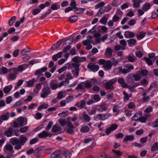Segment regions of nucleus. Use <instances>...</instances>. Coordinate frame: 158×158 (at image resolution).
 <instances>
[{"label": "nucleus", "mask_w": 158, "mask_h": 158, "mask_svg": "<svg viewBox=\"0 0 158 158\" xmlns=\"http://www.w3.org/2000/svg\"><path fill=\"white\" fill-rule=\"evenodd\" d=\"M6 150L10 151L11 154H12L14 152L13 150V147L10 144H8L6 145L5 147V148L4 150L5 152H6Z\"/></svg>", "instance_id": "a211bd4d"}, {"label": "nucleus", "mask_w": 158, "mask_h": 158, "mask_svg": "<svg viewBox=\"0 0 158 158\" xmlns=\"http://www.w3.org/2000/svg\"><path fill=\"white\" fill-rule=\"evenodd\" d=\"M66 77L67 78H66L65 81H64V85H66V84H68L69 83V79H72L73 78V77L71 76L70 73H68L66 75Z\"/></svg>", "instance_id": "5701e85b"}, {"label": "nucleus", "mask_w": 158, "mask_h": 158, "mask_svg": "<svg viewBox=\"0 0 158 158\" xmlns=\"http://www.w3.org/2000/svg\"><path fill=\"white\" fill-rule=\"evenodd\" d=\"M143 58L145 59L146 63L148 65H152V60L146 57H144Z\"/></svg>", "instance_id": "4d7b16f0"}, {"label": "nucleus", "mask_w": 158, "mask_h": 158, "mask_svg": "<svg viewBox=\"0 0 158 158\" xmlns=\"http://www.w3.org/2000/svg\"><path fill=\"white\" fill-rule=\"evenodd\" d=\"M30 52L29 51L27 50L26 49H24L22 50L20 52V54L22 56H23L25 55L26 54Z\"/></svg>", "instance_id": "052dcab7"}, {"label": "nucleus", "mask_w": 158, "mask_h": 158, "mask_svg": "<svg viewBox=\"0 0 158 158\" xmlns=\"http://www.w3.org/2000/svg\"><path fill=\"white\" fill-rule=\"evenodd\" d=\"M38 79L36 78L35 79V78H33L31 80H29L27 82V86L28 87H30L34 83L37 82L38 81Z\"/></svg>", "instance_id": "b1692460"}, {"label": "nucleus", "mask_w": 158, "mask_h": 158, "mask_svg": "<svg viewBox=\"0 0 158 158\" xmlns=\"http://www.w3.org/2000/svg\"><path fill=\"white\" fill-rule=\"evenodd\" d=\"M82 83L84 87L86 88H90L92 86L90 82L89 81H87L85 82H82Z\"/></svg>", "instance_id": "c756f323"}, {"label": "nucleus", "mask_w": 158, "mask_h": 158, "mask_svg": "<svg viewBox=\"0 0 158 158\" xmlns=\"http://www.w3.org/2000/svg\"><path fill=\"white\" fill-rule=\"evenodd\" d=\"M148 139V137L147 136L143 137L140 139V142L142 143H146Z\"/></svg>", "instance_id": "774afa93"}, {"label": "nucleus", "mask_w": 158, "mask_h": 158, "mask_svg": "<svg viewBox=\"0 0 158 158\" xmlns=\"http://www.w3.org/2000/svg\"><path fill=\"white\" fill-rule=\"evenodd\" d=\"M0 117L2 121L7 120L9 118V113L7 112L6 114L2 115Z\"/></svg>", "instance_id": "7c9ffc66"}, {"label": "nucleus", "mask_w": 158, "mask_h": 158, "mask_svg": "<svg viewBox=\"0 0 158 158\" xmlns=\"http://www.w3.org/2000/svg\"><path fill=\"white\" fill-rule=\"evenodd\" d=\"M118 127V125L116 124H111L110 127L106 129V134L107 135H109L111 132L116 130Z\"/></svg>", "instance_id": "423d86ee"}, {"label": "nucleus", "mask_w": 158, "mask_h": 158, "mask_svg": "<svg viewBox=\"0 0 158 158\" xmlns=\"http://www.w3.org/2000/svg\"><path fill=\"white\" fill-rule=\"evenodd\" d=\"M50 3L48 1H46L44 4L40 5V9H43L45 7H48L50 5Z\"/></svg>", "instance_id": "ea45409f"}, {"label": "nucleus", "mask_w": 158, "mask_h": 158, "mask_svg": "<svg viewBox=\"0 0 158 158\" xmlns=\"http://www.w3.org/2000/svg\"><path fill=\"white\" fill-rule=\"evenodd\" d=\"M19 143L24 145L27 140V138L24 136V135H22L19 136Z\"/></svg>", "instance_id": "6e6552de"}, {"label": "nucleus", "mask_w": 158, "mask_h": 158, "mask_svg": "<svg viewBox=\"0 0 158 158\" xmlns=\"http://www.w3.org/2000/svg\"><path fill=\"white\" fill-rule=\"evenodd\" d=\"M133 4V6L134 7L138 8L140 5V3L141 2L140 0H132Z\"/></svg>", "instance_id": "4c0bfd02"}, {"label": "nucleus", "mask_w": 158, "mask_h": 158, "mask_svg": "<svg viewBox=\"0 0 158 158\" xmlns=\"http://www.w3.org/2000/svg\"><path fill=\"white\" fill-rule=\"evenodd\" d=\"M112 67V64L111 63V61L110 60H107L104 64L103 65L104 68L106 70H111Z\"/></svg>", "instance_id": "9b49d317"}, {"label": "nucleus", "mask_w": 158, "mask_h": 158, "mask_svg": "<svg viewBox=\"0 0 158 158\" xmlns=\"http://www.w3.org/2000/svg\"><path fill=\"white\" fill-rule=\"evenodd\" d=\"M72 66L75 68V70H80L79 67L80 64L79 63H73L72 64Z\"/></svg>", "instance_id": "a18cd8bd"}, {"label": "nucleus", "mask_w": 158, "mask_h": 158, "mask_svg": "<svg viewBox=\"0 0 158 158\" xmlns=\"http://www.w3.org/2000/svg\"><path fill=\"white\" fill-rule=\"evenodd\" d=\"M134 139V137L132 135H126L124 138L123 139V141L124 142H127L128 141H132Z\"/></svg>", "instance_id": "4be33fe9"}, {"label": "nucleus", "mask_w": 158, "mask_h": 158, "mask_svg": "<svg viewBox=\"0 0 158 158\" xmlns=\"http://www.w3.org/2000/svg\"><path fill=\"white\" fill-rule=\"evenodd\" d=\"M135 55L136 57L140 58L142 57L143 53L141 51H138L135 52Z\"/></svg>", "instance_id": "6e6d98bb"}, {"label": "nucleus", "mask_w": 158, "mask_h": 158, "mask_svg": "<svg viewBox=\"0 0 158 158\" xmlns=\"http://www.w3.org/2000/svg\"><path fill=\"white\" fill-rule=\"evenodd\" d=\"M111 116L110 114H99L97 115V118L100 121H103Z\"/></svg>", "instance_id": "39448f33"}, {"label": "nucleus", "mask_w": 158, "mask_h": 158, "mask_svg": "<svg viewBox=\"0 0 158 158\" xmlns=\"http://www.w3.org/2000/svg\"><path fill=\"white\" fill-rule=\"evenodd\" d=\"M107 19L104 16L100 20V22L102 24H105L107 22Z\"/></svg>", "instance_id": "3c124183"}, {"label": "nucleus", "mask_w": 158, "mask_h": 158, "mask_svg": "<svg viewBox=\"0 0 158 158\" xmlns=\"http://www.w3.org/2000/svg\"><path fill=\"white\" fill-rule=\"evenodd\" d=\"M16 19V17L15 16H13L9 20L8 24L10 26H12L15 22Z\"/></svg>", "instance_id": "bb28decb"}, {"label": "nucleus", "mask_w": 158, "mask_h": 158, "mask_svg": "<svg viewBox=\"0 0 158 158\" xmlns=\"http://www.w3.org/2000/svg\"><path fill=\"white\" fill-rule=\"evenodd\" d=\"M17 121L19 124V127H22L24 125L23 123L24 121V119L23 117H21L18 118H17Z\"/></svg>", "instance_id": "2f4dec72"}, {"label": "nucleus", "mask_w": 158, "mask_h": 158, "mask_svg": "<svg viewBox=\"0 0 158 158\" xmlns=\"http://www.w3.org/2000/svg\"><path fill=\"white\" fill-rule=\"evenodd\" d=\"M146 33L143 31H141L139 35H136V38L138 40H140L143 38L145 36Z\"/></svg>", "instance_id": "f704fd0d"}, {"label": "nucleus", "mask_w": 158, "mask_h": 158, "mask_svg": "<svg viewBox=\"0 0 158 158\" xmlns=\"http://www.w3.org/2000/svg\"><path fill=\"white\" fill-rule=\"evenodd\" d=\"M116 81H117L116 79H111L105 83V87L107 89H113L114 88L113 85Z\"/></svg>", "instance_id": "f257e3e1"}, {"label": "nucleus", "mask_w": 158, "mask_h": 158, "mask_svg": "<svg viewBox=\"0 0 158 158\" xmlns=\"http://www.w3.org/2000/svg\"><path fill=\"white\" fill-rule=\"evenodd\" d=\"M70 6L73 9H75L76 7V2L75 0H72L70 2Z\"/></svg>", "instance_id": "8fccbe9b"}, {"label": "nucleus", "mask_w": 158, "mask_h": 158, "mask_svg": "<svg viewBox=\"0 0 158 158\" xmlns=\"http://www.w3.org/2000/svg\"><path fill=\"white\" fill-rule=\"evenodd\" d=\"M128 59L130 62H134L137 60L136 57L135 56H129L128 57Z\"/></svg>", "instance_id": "a19ab883"}, {"label": "nucleus", "mask_w": 158, "mask_h": 158, "mask_svg": "<svg viewBox=\"0 0 158 158\" xmlns=\"http://www.w3.org/2000/svg\"><path fill=\"white\" fill-rule=\"evenodd\" d=\"M16 76L15 74L11 73L8 75V80L9 81L13 80L16 79Z\"/></svg>", "instance_id": "58836bf2"}, {"label": "nucleus", "mask_w": 158, "mask_h": 158, "mask_svg": "<svg viewBox=\"0 0 158 158\" xmlns=\"http://www.w3.org/2000/svg\"><path fill=\"white\" fill-rule=\"evenodd\" d=\"M87 67L88 68L93 72L97 71L99 68V66L98 65H96L95 63H92L89 64Z\"/></svg>", "instance_id": "20e7f679"}, {"label": "nucleus", "mask_w": 158, "mask_h": 158, "mask_svg": "<svg viewBox=\"0 0 158 158\" xmlns=\"http://www.w3.org/2000/svg\"><path fill=\"white\" fill-rule=\"evenodd\" d=\"M48 107V104H46L44 103L40 105V110L44 109H47Z\"/></svg>", "instance_id": "864d4df0"}, {"label": "nucleus", "mask_w": 158, "mask_h": 158, "mask_svg": "<svg viewBox=\"0 0 158 158\" xmlns=\"http://www.w3.org/2000/svg\"><path fill=\"white\" fill-rule=\"evenodd\" d=\"M158 143L156 142L154 143L151 148V151L153 152L158 151Z\"/></svg>", "instance_id": "473e14b6"}, {"label": "nucleus", "mask_w": 158, "mask_h": 158, "mask_svg": "<svg viewBox=\"0 0 158 158\" xmlns=\"http://www.w3.org/2000/svg\"><path fill=\"white\" fill-rule=\"evenodd\" d=\"M85 10V9L83 8L77 7L74 9V12L78 14H81Z\"/></svg>", "instance_id": "c85d7f7f"}, {"label": "nucleus", "mask_w": 158, "mask_h": 158, "mask_svg": "<svg viewBox=\"0 0 158 158\" xmlns=\"http://www.w3.org/2000/svg\"><path fill=\"white\" fill-rule=\"evenodd\" d=\"M151 7V5L149 3H146L144 4L142 7V9L144 11H146L149 9Z\"/></svg>", "instance_id": "cd10ccee"}, {"label": "nucleus", "mask_w": 158, "mask_h": 158, "mask_svg": "<svg viewBox=\"0 0 158 158\" xmlns=\"http://www.w3.org/2000/svg\"><path fill=\"white\" fill-rule=\"evenodd\" d=\"M84 86L82 82L78 84L76 88V90H82L84 89V87L83 86Z\"/></svg>", "instance_id": "bf43d9fd"}, {"label": "nucleus", "mask_w": 158, "mask_h": 158, "mask_svg": "<svg viewBox=\"0 0 158 158\" xmlns=\"http://www.w3.org/2000/svg\"><path fill=\"white\" fill-rule=\"evenodd\" d=\"M13 86L11 85L6 86L3 89V91L5 94H8L10 92Z\"/></svg>", "instance_id": "412c9836"}, {"label": "nucleus", "mask_w": 158, "mask_h": 158, "mask_svg": "<svg viewBox=\"0 0 158 158\" xmlns=\"http://www.w3.org/2000/svg\"><path fill=\"white\" fill-rule=\"evenodd\" d=\"M113 152L116 155L120 156H122L123 152L118 150H113Z\"/></svg>", "instance_id": "09e8293b"}, {"label": "nucleus", "mask_w": 158, "mask_h": 158, "mask_svg": "<svg viewBox=\"0 0 158 158\" xmlns=\"http://www.w3.org/2000/svg\"><path fill=\"white\" fill-rule=\"evenodd\" d=\"M71 48V46H66L62 50L63 53H66L68 52Z\"/></svg>", "instance_id": "680f3d73"}, {"label": "nucleus", "mask_w": 158, "mask_h": 158, "mask_svg": "<svg viewBox=\"0 0 158 158\" xmlns=\"http://www.w3.org/2000/svg\"><path fill=\"white\" fill-rule=\"evenodd\" d=\"M83 119L86 121L89 122L91 120V118L87 114L83 113Z\"/></svg>", "instance_id": "c03bdc74"}, {"label": "nucleus", "mask_w": 158, "mask_h": 158, "mask_svg": "<svg viewBox=\"0 0 158 158\" xmlns=\"http://www.w3.org/2000/svg\"><path fill=\"white\" fill-rule=\"evenodd\" d=\"M67 67L66 66H64L62 67L60 69L58 70V72L59 73H61L64 71L66 70Z\"/></svg>", "instance_id": "69168bd1"}, {"label": "nucleus", "mask_w": 158, "mask_h": 158, "mask_svg": "<svg viewBox=\"0 0 158 158\" xmlns=\"http://www.w3.org/2000/svg\"><path fill=\"white\" fill-rule=\"evenodd\" d=\"M85 105V102L84 100L80 101L79 102H77L76 104V106L82 109L84 107Z\"/></svg>", "instance_id": "f8f14e48"}, {"label": "nucleus", "mask_w": 158, "mask_h": 158, "mask_svg": "<svg viewBox=\"0 0 158 158\" xmlns=\"http://www.w3.org/2000/svg\"><path fill=\"white\" fill-rule=\"evenodd\" d=\"M42 91L48 95L50 94L51 90L50 88L48 87H44Z\"/></svg>", "instance_id": "c9c22d12"}, {"label": "nucleus", "mask_w": 158, "mask_h": 158, "mask_svg": "<svg viewBox=\"0 0 158 158\" xmlns=\"http://www.w3.org/2000/svg\"><path fill=\"white\" fill-rule=\"evenodd\" d=\"M112 50L110 48H107L106 50L105 55L107 57H111L112 55Z\"/></svg>", "instance_id": "4468645a"}, {"label": "nucleus", "mask_w": 158, "mask_h": 158, "mask_svg": "<svg viewBox=\"0 0 158 158\" xmlns=\"http://www.w3.org/2000/svg\"><path fill=\"white\" fill-rule=\"evenodd\" d=\"M80 70H72V72L74 76L76 77H77L79 75V73Z\"/></svg>", "instance_id": "5fc2aeb1"}, {"label": "nucleus", "mask_w": 158, "mask_h": 158, "mask_svg": "<svg viewBox=\"0 0 158 158\" xmlns=\"http://www.w3.org/2000/svg\"><path fill=\"white\" fill-rule=\"evenodd\" d=\"M13 131V128L11 127H10L6 131H5V134L7 137H10L12 135Z\"/></svg>", "instance_id": "aec40b11"}, {"label": "nucleus", "mask_w": 158, "mask_h": 158, "mask_svg": "<svg viewBox=\"0 0 158 158\" xmlns=\"http://www.w3.org/2000/svg\"><path fill=\"white\" fill-rule=\"evenodd\" d=\"M123 94L125 96L123 99L124 101H126L129 100V96L128 94L125 91L123 92Z\"/></svg>", "instance_id": "13d9d810"}, {"label": "nucleus", "mask_w": 158, "mask_h": 158, "mask_svg": "<svg viewBox=\"0 0 158 158\" xmlns=\"http://www.w3.org/2000/svg\"><path fill=\"white\" fill-rule=\"evenodd\" d=\"M94 99L96 102H98L100 100V96L98 94H95L94 96Z\"/></svg>", "instance_id": "338daca9"}, {"label": "nucleus", "mask_w": 158, "mask_h": 158, "mask_svg": "<svg viewBox=\"0 0 158 158\" xmlns=\"http://www.w3.org/2000/svg\"><path fill=\"white\" fill-rule=\"evenodd\" d=\"M90 128L89 127L87 126H85L81 128L80 131L82 132H88Z\"/></svg>", "instance_id": "49530a36"}, {"label": "nucleus", "mask_w": 158, "mask_h": 158, "mask_svg": "<svg viewBox=\"0 0 158 158\" xmlns=\"http://www.w3.org/2000/svg\"><path fill=\"white\" fill-rule=\"evenodd\" d=\"M130 47H132L136 45V40L134 39H131L127 40Z\"/></svg>", "instance_id": "6ab92c4d"}, {"label": "nucleus", "mask_w": 158, "mask_h": 158, "mask_svg": "<svg viewBox=\"0 0 158 158\" xmlns=\"http://www.w3.org/2000/svg\"><path fill=\"white\" fill-rule=\"evenodd\" d=\"M52 134L50 133H48L46 131H44L40 133V138H45L47 136L51 137Z\"/></svg>", "instance_id": "2eb2a0df"}, {"label": "nucleus", "mask_w": 158, "mask_h": 158, "mask_svg": "<svg viewBox=\"0 0 158 158\" xmlns=\"http://www.w3.org/2000/svg\"><path fill=\"white\" fill-rule=\"evenodd\" d=\"M61 157L60 151L57 150L51 154L50 158H61Z\"/></svg>", "instance_id": "0eeeda50"}, {"label": "nucleus", "mask_w": 158, "mask_h": 158, "mask_svg": "<svg viewBox=\"0 0 158 158\" xmlns=\"http://www.w3.org/2000/svg\"><path fill=\"white\" fill-rule=\"evenodd\" d=\"M93 40L92 39H87L82 41V43L83 45L86 46L87 45L90 44L92 43Z\"/></svg>", "instance_id": "72a5a7b5"}, {"label": "nucleus", "mask_w": 158, "mask_h": 158, "mask_svg": "<svg viewBox=\"0 0 158 158\" xmlns=\"http://www.w3.org/2000/svg\"><path fill=\"white\" fill-rule=\"evenodd\" d=\"M142 115V113L140 111H138L132 117V120L134 121L135 122L138 121L139 119V118Z\"/></svg>", "instance_id": "9d476101"}, {"label": "nucleus", "mask_w": 158, "mask_h": 158, "mask_svg": "<svg viewBox=\"0 0 158 158\" xmlns=\"http://www.w3.org/2000/svg\"><path fill=\"white\" fill-rule=\"evenodd\" d=\"M28 130V127L25 126L21 127L19 130V131L22 133H24L26 132Z\"/></svg>", "instance_id": "603ef678"}, {"label": "nucleus", "mask_w": 158, "mask_h": 158, "mask_svg": "<svg viewBox=\"0 0 158 158\" xmlns=\"http://www.w3.org/2000/svg\"><path fill=\"white\" fill-rule=\"evenodd\" d=\"M61 152L65 156L66 158H69L70 157L71 153L68 150H64L61 151Z\"/></svg>", "instance_id": "393cba45"}, {"label": "nucleus", "mask_w": 158, "mask_h": 158, "mask_svg": "<svg viewBox=\"0 0 158 158\" xmlns=\"http://www.w3.org/2000/svg\"><path fill=\"white\" fill-rule=\"evenodd\" d=\"M12 101V97L11 96L7 97L6 100V103L7 104H9Z\"/></svg>", "instance_id": "e2e57ef3"}, {"label": "nucleus", "mask_w": 158, "mask_h": 158, "mask_svg": "<svg viewBox=\"0 0 158 158\" xmlns=\"http://www.w3.org/2000/svg\"><path fill=\"white\" fill-rule=\"evenodd\" d=\"M64 81H62L58 84H57L53 82V81H51L49 83L50 87L52 90H55L58 87H60L64 85Z\"/></svg>", "instance_id": "7ed1b4c3"}, {"label": "nucleus", "mask_w": 158, "mask_h": 158, "mask_svg": "<svg viewBox=\"0 0 158 158\" xmlns=\"http://www.w3.org/2000/svg\"><path fill=\"white\" fill-rule=\"evenodd\" d=\"M76 16H73L69 18V20L71 23H73L77 20L78 18Z\"/></svg>", "instance_id": "37998d69"}, {"label": "nucleus", "mask_w": 158, "mask_h": 158, "mask_svg": "<svg viewBox=\"0 0 158 158\" xmlns=\"http://www.w3.org/2000/svg\"><path fill=\"white\" fill-rule=\"evenodd\" d=\"M118 83L121 85V86L123 88H126L127 87V84L125 82L124 79L123 78H118Z\"/></svg>", "instance_id": "ddd939ff"}, {"label": "nucleus", "mask_w": 158, "mask_h": 158, "mask_svg": "<svg viewBox=\"0 0 158 158\" xmlns=\"http://www.w3.org/2000/svg\"><path fill=\"white\" fill-rule=\"evenodd\" d=\"M52 131L53 132L63 133L64 131V130H62L57 126L54 125L52 128Z\"/></svg>", "instance_id": "1a4fd4ad"}, {"label": "nucleus", "mask_w": 158, "mask_h": 158, "mask_svg": "<svg viewBox=\"0 0 158 158\" xmlns=\"http://www.w3.org/2000/svg\"><path fill=\"white\" fill-rule=\"evenodd\" d=\"M19 35H15L12 37L11 38L10 40H12V41H13V42H15V41H17V40H18V39H19Z\"/></svg>", "instance_id": "0e129e2a"}, {"label": "nucleus", "mask_w": 158, "mask_h": 158, "mask_svg": "<svg viewBox=\"0 0 158 158\" xmlns=\"http://www.w3.org/2000/svg\"><path fill=\"white\" fill-rule=\"evenodd\" d=\"M135 35V34L133 32L127 31L125 32L124 36L127 38H133Z\"/></svg>", "instance_id": "dca6fc26"}, {"label": "nucleus", "mask_w": 158, "mask_h": 158, "mask_svg": "<svg viewBox=\"0 0 158 158\" xmlns=\"http://www.w3.org/2000/svg\"><path fill=\"white\" fill-rule=\"evenodd\" d=\"M119 72L121 73L124 74H126V73H129V71L127 70V68L126 69H123L121 66H120L118 68Z\"/></svg>", "instance_id": "a878e982"}, {"label": "nucleus", "mask_w": 158, "mask_h": 158, "mask_svg": "<svg viewBox=\"0 0 158 158\" xmlns=\"http://www.w3.org/2000/svg\"><path fill=\"white\" fill-rule=\"evenodd\" d=\"M105 5V3L103 2H101L97 5H96L95 6V8L96 9H97L98 8H101L103 7Z\"/></svg>", "instance_id": "de8ad7c7"}, {"label": "nucleus", "mask_w": 158, "mask_h": 158, "mask_svg": "<svg viewBox=\"0 0 158 158\" xmlns=\"http://www.w3.org/2000/svg\"><path fill=\"white\" fill-rule=\"evenodd\" d=\"M67 125L68 127L66 130L67 132L69 134L73 135L74 134V126L70 121H67Z\"/></svg>", "instance_id": "f03ea898"}, {"label": "nucleus", "mask_w": 158, "mask_h": 158, "mask_svg": "<svg viewBox=\"0 0 158 158\" xmlns=\"http://www.w3.org/2000/svg\"><path fill=\"white\" fill-rule=\"evenodd\" d=\"M74 40V37H72L71 38L68 39L66 40L63 44V46L67 45L68 46H70V45L72 44Z\"/></svg>", "instance_id": "f3484780"}, {"label": "nucleus", "mask_w": 158, "mask_h": 158, "mask_svg": "<svg viewBox=\"0 0 158 158\" xmlns=\"http://www.w3.org/2000/svg\"><path fill=\"white\" fill-rule=\"evenodd\" d=\"M11 139V143L13 145H15L19 143V139L17 138H12Z\"/></svg>", "instance_id": "e433bc0d"}, {"label": "nucleus", "mask_w": 158, "mask_h": 158, "mask_svg": "<svg viewBox=\"0 0 158 158\" xmlns=\"http://www.w3.org/2000/svg\"><path fill=\"white\" fill-rule=\"evenodd\" d=\"M51 9L53 10H58L60 8L59 5H58L57 3L53 4L51 6Z\"/></svg>", "instance_id": "79ce46f5"}]
</instances>
